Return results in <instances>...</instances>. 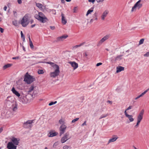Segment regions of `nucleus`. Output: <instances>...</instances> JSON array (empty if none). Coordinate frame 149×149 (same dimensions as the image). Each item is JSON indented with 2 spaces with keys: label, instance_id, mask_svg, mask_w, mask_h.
I'll return each mask as SVG.
<instances>
[{
  "label": "nucleus",
  "instance_id": "f704fd0d",
  "mask_svg": "<svg viewBox=\"0 0 149 149\" xmlns=\"http://www.w3.org/2000/svg\"><path fill=\"white\" fill-rule=\"evenodd\" d=\"M21 37L23 39L24 41L25 40V36H24L22 31L21 32Z\"/></svg>",
  "mask_w": 149,
  "mask_h": 149
},
{
  "label": "nucleus",
  "instance_id": "680f3d73",
  "mask_svg": "<svg viewBox=\"0 0 149 149\" xmlns=\"http://www.w3.org/2000/svg\"><path fill=\"white\" fill-rule=\"evenodd\" d=\"M7 6H5L4 7V8H3V9H4V10L5 11H6V9H7Z\"/></svg>",
  "mask_w": 149,
  "mask_h": 149
},
{
  "label": "nucleus",
  "instance_id": "0e129e2a",
  "mask_svg": "<svg viewBox=\"0 0 149 149\" xmlns=\"http://www.w3.org/2000/svg\"><path fill=\"white\" fill-rule=\"evenodd\" d=\"M35 25H36L35 24H34L32 25L31 26V28H33V27H34L35 26Z\"/></svg>",
  "mask_w": 149,
  "mask_h": 149
},
{
  "label": "nucleus",
  "instance_id": "4c0bfd02",
  "mask_svg": "<svg viewBox=\"0 0 149 149\" xmlns=\"http://www.w3.org/2000/svg\"><path fill=\"white\" fill-rule=\"evenodd\" d=\"M33 97H34L37 96V93L36 92L35 93V91H34L32 95Z\"/></svg>",
  "mask_w": 149,
  "mask_h": 149
},
{
  "label": "nucleus",
  "instance_id": "3c124183",
  "mask_svg": "<svg viewBox=\"0 0 149 149\" xmlns=\"http://www.w3.org/2000/svg\"><path fill=\"white\" fill-rule=\"evenodd\" d=\"M50 27L51 29L52 30H54L55 29V27L54 26H50Z\"/></svg>",
  "mask_w": 149,
  "mask_h": 149
},
{
  "label": "nucleus",
  "instance_id": "bf43d9fd",
  "mask_svg": "<svg viewBox=\"0 0 149 149\" xmlns=\"http://www.w3.org/2000/svg\"><path fill=\"white\" fill-rule=\"evenodd\" d=\"M3 130V128L2 127L0 128V134L2 132Z\"/></svg>",
  "mask_w": 149,
  "mask_h": 149
},
{
  "label": "nucleus",
  "instance_id": "bb28decb",
  "mask_svg": "<svg viewBox=\"0 0 149 149\" xmlns=\"http://www.w3.org/2000/svg\"><path fill=\"white\" fill-rule=\"evenodd\" d=\"M59 123L60 124H61V125H63V124L65 125V124L64 120L62 119H61L59 120Z\"/></svg>",
  "mask_w": 149,
  "mask_h": 149
},
{
  "label": "nucleus",
  "instance_id": "0eeeda50",
  "mask_svg": "<svg viewBox=\"0 0 149 149\" xmlns=\"http://www.w3.org/2000/svg\"><path fill=\"white\" fill-rule=\"evenodd\" d=\"M33 120H29L24 124V126L26 128H31L32 127L31 124L33 123Z\"/></svg>",
  "mask_w": 149,
  "mask_h": 149
},
{
  "label": "nucleus",
  "instance_id": "49530a36",
  "mask_svg": "<svg viewBox=\"0 0 149 149\" xmlns=\"http://www.w3.org/2000/svg\"><path fill=\"white\" fill-rule=\"evenodd\" d=\"M77 12V7H74L73 9V13H76Z\"/></svg>",
  "mask_w": 149,
  "mask_h": 149
},
{
  "label": "nucleus",
  "instance_id": "6ab92c4d",
  "mask_svg": "<svg viewBox=\"0 0 149 149\" xmlns=\"http://www.w3.org/2000/svg\"><path fill=\"white\" fill-rule=\"evenodd\" d=\"M62 17V23L63 24H65L67 23V20L65 19L64 15L62 13L61 14Z\"/></svg>",
  "mask_w": 149,
  "mask_h": 149
},
{
  "label": "nucleus",
  "instance_id": "72a5a7b5",
  "mask_svg": "<svg viewBox=\"0 0 149 149\" xmlns=\"http://www.w3.org/2000/svg\"><path fill=\"white\" fill-rule=\"evenodd\" d=\"M13 24V25L15 26H17V21L16 20H14L12 22Z\"/></svg>",
  "mask_w": 149,
  "mask_h": 149
},
{
  "label": "nucleus",
  "instance_id": "cd10ccee",
  "mask_svg": "<svg viewBox=\"0 0 149 149\" xmlns=\"http://www.w3.org/2000/svg\"><path fill=\"white\" fill-rule=\"evenodd\" d=\"M34 86H32L31 87H30L29 88V90L28 91V93H30L34 89Z\"/></svg>",
  "mask_w": 149,
  "mask_h": 149
},
{
  "label": "nucleus",
  "instance_id": "2eb2a0df",
  "mask_svg": "<svg viewBox=\"0 0 149 149\" xmlns=\"http://www.w3.org/2000/svg\"><path fill=\"white\" fill-rule=\"evenodd\" d=\"M68 63L70 64L71 66L73 68L74 70H75L78 67V64L74 61H70Z\"/></svg>",
  "mask_w": 149,
  "mask_h": 149
},
{
  "label": "nucleus",
  "instance_id": "5701e85b",
  "mask_svg": "<svg viewBox=\"0 0 149 149\" xmlns=\"http://www.w3.org/2000/svg\"><path fill=\"white\" fill-rule=\"evenodd\" d=\"M12 65V64H8L4 65L3 67V69L5 70L6 68H9Z\"/></svg>",
  "mask_w": 149,
  "mask_h": 149
},
{
  "label": "nucleus",
  "instance_id": "4468645a",
  "mask_svg": "<svg viewBox=\"0 0 149 149\" xmlns=\"http://www.w3.org/2000/svg\"><path fill=\"white\" fill-rule=\"evenodd\" d=\"M11 98L10 97H8L6 100L5 103L7 106H9L12 104V102L11 101Z\"/></svg>",
  "mask_w": 149,
  "mask_h": 149
},
{
  "label": "nucleus",
  "instance_id": "e2e57ef3",
  "mask_svg": "<svg viewBox=\"0 0 149 149\" xmlns=\"http://www.w3.org/2000/svg\"><path fill=\"white\" fill-rule=\"evenodd\" d=\"M140 97V96L139 95L137 97H136L135 98V100H137L138 99H139V98Z\"/></svg>",
  "mask_w": 149,
  "mask_h": 149
},
{
  "label": "nucleus",
  "instance_id": "052dcab7",
  "mask_svg": "<svg viewBox=\"0 0 149 149\" xmlns=\"http://www.w3.org/2000/svg\"><path fill=\"white\" fill-rule=\"evenodd\" d=\"M93 20H94V19H91L90 20V22H90L91 23H92L93 22Z\"/></svg>",
  "mask_w": 149,
  "mask_h": 149
},
{
  "label": "nucleus",
  "instance_id": "c03bdc74",
  "mask_svg": "<svg viewBox=\"0 0 149 149\" xmlns=\"http://www.w3.org/2000/svg\"><path fill=\"white\" fill-rule=\"evenodd\" d=\"M17 109V105L15 104L13 109V111H15Z\"/></svg>",
  "mask_w": 149,
  "mask_h": 149
},
{
  "label": "nucleus",
  "instance_id": "a878e982",
  "mask_svg": "<svg viewBox=\"0 0 149 149\" xmlns=\"http://www.w3.org/2000/svg\"><path fill=\"white\" fill-rule=\"evenodd\" d=\"M93 8H91L90 9L88 10L87 12L86 15V16H88V14H91V13L93 12Z\"/></svg>",
  "mask_w": 149,
  "mask_h": 149
},
{
  "label": "nucleus",
  "instance_id": "393cba45",
  "mask_svg": "<svg viewBox=\"0 0 149 149\" xmlns=\"http://www.w3.org/2000/svg\"><path fill=\"white\" fill-rule=\"evenodd\" d=\"M85 42H83L82 43H81L79 45H76L74 46H73V48H77L79 47H80L81 46L83 45L84 44H85Z\"/></svg>",
  "mask_w": 149,
  "mask_h": 149
},
{
  "label": "nucleus",
  "instance_id": "a211bd4d",
  "mask_svg": "<svg viewBox=\"0 0 149 149\" xmlns=\"http://www.w3.org/2000/svg\"><path fill=\"white\" fill-rule=\"evenodd\" d=\"M113 137L111 139H109L108 142V144H109L110 142H113L115 141L118 138L117 136L116 135L113 136Z\"/></svg>",
  "mask_w": 149,
  "mask_h": 149
},
{
  "label": "nucleus",
  "instance_id": "f257e3e1",
  "mask_svg": "<svg viewBox=\"0 0 149 149\" xmlns=\"http://www.w3.org/2000/svg\"><path fill=\"white\" fill-rule=\"evenodd\" d=\"M48 63L50 64L53 68L55 69L54 72H51L50 73V77H51L55 78L59 75L60 72L59 66L58 65L55 64L52 62H48Z\"/></svg>",
  "mask_w": 149,
  "mask_h": 149
},
{
  "label": "nucleus",
  "instance_id": "79ce46f5",
  "mask_svg": "<svg viewBox=\"0 0 149 149\" xmlns=\"http://www.w3.org/2000/svg\"><path fill=\"white\" fill-rule=\"evenodd\" d=\"M132 106H130L129 107H128L127 109H126L125 111H126V112H127V111L130 110L132 108Z\"/></svg>",
  "mask_w": 149,
  "mask_h": 149
},
{
  "label": "nucleus",
  "instance_id": "37998d69",
  "mask_svg": "<svg viewBox=\"0 0 149 149\" xmlns=\"http://www.w3.org/2000/svg\"><path fill=\"white\" fill-rule=\"evenodd\" d=\"M144 56L145 57L149 56V52H147L146 54L144 55Z\"/></svg>",
  "mask_w": 149,
  "mask_h": 149
},
{
  "label": "nucleus",
  "instance_id": "412c9836",
  "mask_svg": "<svg viewBox=\"0 0 149 149\" xmlns=\"http://www.w3.org/2000/svg\"><path fill=\"white\" fill-rule=\"evenodd\" d=\"M49 134H48V136L49 137H52L55 136L58 134V133L57 132H50L49 133Z\"/></svg>",
  "mask_w": 149,
  "mask_h": 149
},
{
  "label": "nucleus",
  "instance_id": "ddd939ff",
  "mask_svg": "<svg viewBox=\"0 0 149 149\" xmlns=\"http://www.w3.org/2000/svg\"><path fill=\"white\" fill-rule=\"evenodd\" d=\"M12 142L15 146H16L18 145L19 143V139H17L13 137L11 139Z\"/></svg>",
  "mask_w": 149,
  "mask_h": 149
},
{
  "label": "nucleus",
  "instance_id": "c756f323",
  "mask_svg": "<svg viewBox=\"0 0 149 149\" xmlns=\"http://www.w3.org/2000/svg\"><path fill=\"white\" fill-rule=\"evenodd\" d=\"M36 6L40 8H42V5L41 4L39 3H36Z\"/></svg>",
  "mask_w": 149,
  "mask_h": 149
},
{
  "label": "nucleus",
  "instance_id": "9b49d317",
  "mask_svg": "<svg viewBox=\"0 0 149 149\" xmlns=\"http://www.w3.org/2000/svg\"><path fill=\"white\" fill-rule=\"evenodd\" d=\"M17 147L12 142H9L7 147L8 149H17Z\"/></svg>",
  "mask_w": 149,
  "mask_h": 149
},
{
  "label": "nucleus",
  "instance_id": "13d9d810",
  "mask_svg": "<svg viewBox=\"0 0 149 149\" xmlns=\"http://www.w3.org/2000/svg\"><path fill=\"white\" fill-rule=\"evenodd\" d=\"M107 103H108L109 104H112V101H109V100H108L107 101Z\"/></svg>",
  "mask_w": 149,
  "mask_h": 149
},
{
  "label": "nucleus",
  "instance_id": "f8f14e48",
  "mask_svg": "<svg viewBox=\"0 0 149 149\" xmlns=\"http://www.w3.org/2000/svg\"><path fill=\"white\" fill-rule=\"evenodd\" d=\"M68 37V35L62 36L60 37L57 38L56 40L55 41V42H57L63 41L64 39H66Z\"/></svg>",
  "mask_w": 149,
  "mask_h": 149
},
{
  "label": "nucleus",
  "instance_id": "09e8293b",
  "mask_svg": "<svg viewBox=\"0 0 149 149\" xmlns=\"http://www.w3.org/2000/svg\"><path fill=\"white\" fill-rule=\"evenodd\" d=\"M19 58V56H16L15 57H14L12 58L13 59H18Z\"/></svg>",
  "mask_w": 149,
  "mask_h": 149
},
{
  "label": "nucleus",
  "instance_id": "f3484780",
  "mask_svg": "<svg viewBox=\"0 0 149 149\" xmlns=\"http://www.w3.org/2000/svg\"><path fill=\"white\" fill-rule=\"evenodd\" d=\"M108 13L109 11L108 10H105L103 13L102 15L101 16L102 19V20H104L105 19V17L107 16Z\"/></svg>",
  "mask_w": 149,
  "mask_h": 149
},
{
  "label": "nucleus",
  "instance_id": "4be33fe9",
  "mask_svg": "<svg viewBox=\"0 0 149 149\" xmlns=\"http://www.w3.org/2000/svg\"><path fill=\"white\" fill-rule=\"evenodd\" d=\"M124 69V67L119 66L116 68V72L118 73L122 71H123Z\"/></svg>",
  "mask_w": 149,
  "mask_h": 149
},
{
  "label": "nucleus",
  "instance_id": "473e14b6",
  "mask_svg": "<svg viewBox=\"0 0 149 149\" xmlns=\"http://www.w3.org/2000/svg\"><path fill=\"white\" fill-rule=\"evenodd\" d=\"M38 73L39 74H43L44 73V72L43 70H40L38 71Z\"/></svg>",
  "mask_w": 149,
  "mask_h": 149
},
{
  "label": "nucleus",
  "instance_id": "ea45409f",
  "mask_svg": "<svg viewBox=\"0 0 149 149\" xmlns=\"http://www.w3.org/2000/svg\"><path fill=\"white\" fill-rule=\"evenodd\" d=\"M93 17H95L94 19V20H97V13H95L93 14Z\"/></svg>",
  "mask_w": 149,
  "mask_h": 149
},
{
  "label": "nucleus",
  "instance_id": "7ed1b4c3",
  "mask_svg": "<svg viewBox=\"0 0 149 149\" xmlns=\"http://www.w3.org/2000/svg\"><path fill=\"white\" fill-rule=\"evenodd\" d=\"M36 80L35 78L33 76L29 74L27 72L25 74L24 81L28 84H31Z\"/></svg>",
  "mask_w": 149,
  "mask_h": 149
},
{
  "label": "nucleus",
  "instance_id": "aec40b11",
  "mask_svg": "<svg viewBox=\"0 0 149 149\" xmlns=\"http://www.w3.org/2000/svg\"><path fill=\"white\" fill-rule=\"evenodd\" d=\"M11 91L17 97H19L20 96V94L15 90L14 87L12 88Z\"/></svg>",
  "mask_w": 149,
  "mask_h": 149
},
{
  "label": "nucleus",
  "instance_id": "a19ab883",
  "mask_svg": "<svg viewBox=\"0 0 149 149\" xmlns=\"http://www.w3.org/2000/svg\"><path fill=\"white\" fill-rule=\"evenodd\" d=\"M30 46L31 49H33L34 48V46L33 45V43L32 42H29Z\"/></svg>",
  "mask_w": 149,
  "mask_h": 149
},
{
  "label": "nucleus",
  "instance_id": "c85d7f7f",
  "mask_svg": "<svg viewBox=\"0 0 149 149\" xmlns=\"http://www.w3.org/2000/svg\"><path fill=\"white\" fill-rule=\"evenodd\" d=\"M63 149H71V147L70 146L65 145L63 146Z\"/></svg>",
  "mask_w": 149,
  "mask_h": 149
},
{
  "label": "nucleus",
  "instance_id": "603ef678",
  "mask_svg": "<svg viewBox=\"0 0 149 149\" xmlns=\"http://www.w3.org/2000/svg\"><path fill=\"white\" fill-rule=\"evenodd\" d=\"M0 31L1 33H3V29L0 27Z\"/></svg>",
  "mask_w": 149,
  "mask_h": 149
},
{
  "label": "nucleus",
  "instance_id": "e433bc0d",
  "mask_svg": "<svg viewBox=\"0 0 149 149\" xmlns=\"http://www.w3.org/2000/svg\"><path fill=\"white\" fill-rule=\"evenodd\" d=\"M144 41V39H141L139 41V45L142 44L143 43V42Z\"/></svg>",
  "mask_w": 149,
  "mask_h": 149
},
{
  "label": "nucleus",
  "instance_id": "58836bf2",
  "mask_svg": "<svg viewBox=\"0 0 149 149\" xmlns=\"http://www.w3.org/2000/svg\"><path fill=\"white\" fill-rule=\"evenodd\" d=\"M79 119V118H77L75 119H74L72 121V123H74L75 122L77 121Z\"/></svg>",
  "mask_w": 149,
  "mask_h": 149
},
{
  "label": "nucleus",
  "instance_id": "6e6552de",
  "mask_svg": "<svg viewBox=\"0 0 149 149\" xmlns=\"http://www.w3.org/2000/svg\"><path fill=\"white\" fill-rule=\"evenodd\" d=\"M109 38V35H106L97 44V46H100L105 41L108 39Z\"/></svg>",
  "mask_w": 149,
  "mask_h": 149
},
{
  "label": "nucleus",
  "instance_id": "20e7f679",
  "mask_svg": "<svg viewBox=\"0 0 149 149\" xmlns=\"http://www.w3.org/2000/svg\"><path fill=\"white\" fill-rule=\"evenodd\" d=\"M143 3V1L142 0H139L138 1L132 8L131 10L132 12L136 11V8L138 9L141 8L142 6Z\"/></svg>",
  "mask_w": 149,
  "mask_h": 149
},
{
  "label": "nucleus",
  "instance_id": "39448f33",
  "mask_svg": "<svg viewBox=\"0 0 149 149\" xmlns=\"http://www.w3.org/2000/svg\"><path fill=\"white\" fill-rule=\"evenodd\" d=\"M29 23L28 16L25 15L21 21L20 24L24 27H26Z\"/></svg>",
  "mask_w": 149,
  "mask_h": 149
},
{
  "label": "nucleus",
  "instance_id": "dca6fc26",
  "mask_svg": "<svg viewBox=\"0 0 149 149\" xmlns=\"http://www.w3.org/2000/svg\"><path fill=\"white\" fill-rule=\"evenodd\" d=\"M124 113L125 116L129 119L130 122H133L134 121V119L132 118V115H129L126 111H124Z\"/></svg>",
  "mask_w": 149,
  "mask_h": 149
},
{
  "label": "nucleus",
  "instance_id": "423d86ee",
  "mask_svg": "<svg viewBox=\"0 0 149 149\" xmlns=\"http://www.w3.org/2000/svg\"><path fill=\"white\" fill-rule=\"evenodd\" d=\"M71 137V136L70 135L69 133L67 132L64 134V136L62 138L61 141V143H63L70 139Z\"/></svg>",
  "mask_w": 149,
  "mask_h": 149
},
{
  "label": "nucleus",
  "instance_id": "1a4fd4ad",
  "mask_svg": "<svg viewBox=\"0 0 149 149\" xmlns=\"http://www.w3.org/2000/svg\"><path fill=\"white\" fill-rule=\"evenodd\" d=\"M67 128V126L65 125H61L59 127V130L60 131V135L63 134L65 132Z\"/></svg>",
  "mask_w": 149,
  "mask_h": 149
},
{
  "label": "nucleus",
  "instance_id": "9d476101",
  "mask_svg": "<svg viewBox=\"0 0 149 149\" xmlns=\"http://www.w3.org/2000/svg\"><path fill=\"white\" fill-rule=\"evenodd\" d=\"M144 112V110L143 109H142L141 111L137 117V120L138 121L141 122V121L143 119Z\"/></svg>",
  "mask_w": 149,
  "mask_h": 149
},
{
  "label": "nucleus",
  "instance_id": "f03ea898",
  "mask_svg": "<svg viewBox=\"0 0 149 149\" xmlns=\"http://www.w3.org/2000/svg\"><path fill=\"white\" fill-rule=\"evenodd\" d=\"M34 17L36 19L43 23L45 22L48 20L47 18L42 12H39L38 14H35Z\"/></svg>",
  "mask_w": 149,
  "mask_h": 149
},
{
  "label": "nucleus",
  "instance_id": "5fc2aeb1",
  "mask_svg": "<svg viewBox=\"0 0 149 149\" xmlns=\"http://www.w3.org/2000/svg\"><path fill=\"white\" fill-rule=\"evenodd\" d=\"M18 3L19 4H20L22 3V0H17Z\"/></svg>",
  "mask_w": 149,
  "mask_h": 149
},
{
  "label": "nucleus",
  "instance_id": "4d7b16f0",
  "mask_svg": "<svg viewBox=\"0 0 149 149\" xmlns=\"http://www.w3.org/2000/svg\"><path fill=\"white\" fill-rule=\"evenodd\" d=\"M88 1L89 2H92L93 3L95 1V0H88Z\"/></svg>",
  "mask_w": 149,
  "mask_h": 149
},
{
  "label": "nucleus",
  "instance_id": "b1692460",
  "mask_svg": "<svg viewBox=\"0 0 149 149\" xmlns=\"http://www.w3.org/2000/svg\"><path fill=\"white\" fill-rule=\"evenodd\" d=\"M123 55L121 54L117 56L115 58V61L120 60L122 59V57L123 56Z\"/></svg>",
  "mask_w": 149,
  "mask_h": 149
},
{
  "label": "nucleus",
  "instance_id": "c9c22d12",
  "mask_svg": "<svg viewBox=\"0 0 149 149\" xmlns=\"http://www.w3.org/2000/svg\"><path fill=\"white\" fill-rule=\"evenodd\" d=\"M57 102L56 101H55L54 102H51L49 104V105L50 106H52L53 104H54L56 103Z\"/></svg>",
  "mask_w": 149,
  "mask_h": 149
},
{
  "label": "nucleus",
  "instance_id": "a18cd8bd",
  "mask_svg": "<svg viewBox=\"0 0 149 149\" xmlns=\"http://www.w3.org/2000/svg\"><path fill=\"white\" fill-rule=\"evenodd\" d=\"M140 122L137 121L136 124L135 126V127H138L139 126V125Z\"/></svg>",
  "mask_w": 149,
  "mask_h": 149
},
{
  "label": "nucleus",
  "instance_id": "6e6d98bb",
  "mask_svg": "<svg viewBox=\"0 0 149 149\" xmlns=\"http://www.w3.org/2000/svg\"><path fill=\"white\" fill-rule=\"evenodd\" d=\"M84 56H86V58H87V56H88V54H87V52H85L84 54Z\"/></svg>",
  "mask_w": 149,
  "mask_h": 149
},
{
  "label": "nucleus",
  "instance_id": "774afa93",
  "mask_svg": "<svg viewBox=\"0 0 149 149\" xmlns=\"http://www.w3.org/2000/svg\"><path fill=\"white\" fill-rule=\"evenodd\" d=\"M29 42H32L31 40V38H30V36H29Z\"/></svg>",
  "mask_w": 149,
  "mask_h": 149
},
{
  "label": "nucleus",
  "instance_id": "8fccbe9b",
  "mask_svg": "<svg viewBox=\"0 0 149 149\" xmlns=\"http://www.w3.org/2000/svg\"><path fill=\"white\" fill-rule=\"evenodd\" d=\"M86 121H85L81 125V126H83L84 125H86Z\"/></svg>",
  "mask_w": 149,
  "mask_h": 149
},
{
  "label": "nucleus",
  "instance_id": "864d4df0",
  "mask_svg": "<svg viewBox=\"0 0 149 149\" xmlns=\"http://www.w3.org/2000/svg\"><path fill=\"white\" fill-rule=\"evenodd\" d=\"M102 64V63H99L96 64V66H98L101 65Z\"/></svg>",
  "mask_w": 149,
  "mask_h": 149
},
{
  "label": "nucleus",
  "instance_id": "7c9ffc66",
  "mask_svg": "<svg viewBox=\"0 0 149 149\" xmlns=\"http://www.w3.org/2000/svg\"><path fill=\"white\" fill-rule=\"evenodd\" d=\"M149 90V89H148L146 90L145 91L143 92L142 93L141 95H139L141 97L143 96L146 93V92H147Z\"/></svg>",
  "mask_w": 149,
  "mask_h": 149
},
{
  "label": "nucleus",
  "instance_id": "338daca9",
  "mask_svg": "<svg viewBox=\"0 0 149 149\" xmlns=\"http://www.w3.org/2000/svg\"><path fill=\"white\" fill-rule=\"evenodd\" d=\"M61 3H64L65 2V1L64 0H61Z\"/></svg>",
  "mask_w": 149,
  "mask_h": 149
},
{
  "label": "nucleus",
  "instance_id": "2f4dec72",
  "mask_svg": "<svg viewBox=\"0 0 149 149\" xmlns=\"http://www.w3.org/2000/svg\"><path fill=\"white\" fill-rule=\"evenodd\" d=\"M108 115H109L108 114H105V115H102V116H100V117L99 118V119H102V118H105V117H106L107 116H108Z\"/></svg>",
  "mask_w": 149,
  "mask_h": 149
},
{
  "label": "nucleus",
  "instance_id": "69168bd1",
  "mask_svg": "<svg viewBox=\"0 0 149 149\" xmlns=\"http://www.w3.org/2000/svg\"><path fill=\"white\" fill-rule=\"evenodd\" d=\"M33 22V20H31L30 21V22L31 24H32Z\"/></svg>",
  "mask_w": 149,
  "mask_h": 149
},
{
  "label": "nucleus",
  "instance_id": "de8ad7c7",
  "mask_svg": "<svg viewBox=\"0 0 149 149\" xmlns=\"http://www.w3.org/2000/svg\"><path fill=\"white\" fill-rule=\"evenodd\" d=\"M13 14L15 16H16L17 15V12L15 11H13Z\"/></svg>",
  "mask_w": 149,
  "mask_h": 149
}]
</instances>
